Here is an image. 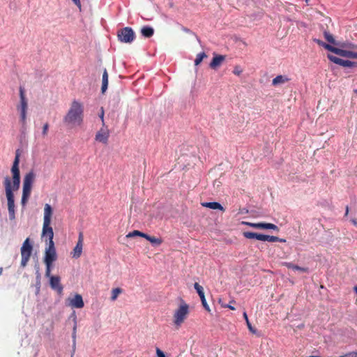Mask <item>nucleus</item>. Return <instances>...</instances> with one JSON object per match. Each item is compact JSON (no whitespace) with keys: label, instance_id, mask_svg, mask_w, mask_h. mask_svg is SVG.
<instances>
[{"label":"nucleus","instance_id":"obj_17","mask_svg":"<svg viewBox=\"0 0 357 357\" xmlns=\"http://www.w3.org/2000/svg\"><path fill=\"white\" fill-rule=\"evenodd\" d=\"M257 229H273L276 231H279V228L277 225L273 223H266V222H257Z\"/></svg>","mask_w":357,"mask_h":357},{"label":"nucleus","instance_id":"obj_37","mask_svg":"<svg viewBox=\"0 0 357 357\" xmlns=\"http://www.w3.org/2000/svg\"><path fill=\"white\" fill-rule=\"evenodd\" d=\"M155 351L157 357H166L165 353L159 348L157 347Z\"/></svg>","mask_w":357,"mask_h":357},{"label":"nucleus","instance_id":"obj_7","mask_svg":"<svg viewBox=\"0 0 357 357\" xmlns=\"http://www.w3.org/2000/svg\"><path fill=\"white\" fill-rule=\"evenodd\" d=\"M33 250V246L30 243V239L27 238L23 243L21 248V266L24 267L26 266Z\"/></svg>","mask_w":357,"mask_h":357},{"label":"nucleus","instance_id":"obj_2","mask_svg":"<svg viewBox=\"0 0 357 357\" xmlns=\"http://www.w3.org/2000/svg\"><path fill=\"white\" fill-rule=\"evenodd\" d=\"M20 153L17 151L15 160L11 167L13 175L12 181L10 177L6 176L4 178L3 185L5 188L6 196L8 202V211L10 220L15 219V206L14 199V191L18 190L20 185V172L19 168Z\"/></svg>","mask_w":357,"mask_h":357},{"label":"nucleus","instance_id":"obj_49","mask_svg":"<svg viewBox=\"0 0 357 357\" xmlns=\"http://www.w3.org/2000/svg\"><path fill=\"white\" fill-rule=\"evenodd\" d=\"M354 291H355V292L357 294V286H356V287H354Z\"/></svg>","mask_w":357,"mask_h":357},{"label":"nucleus","instance_id":"obj_33","mask_svg":"<svg viewBox=\"0 0 357 357\" xmlns=\"http://www.w3.org/2000/svg\"><path fill=\"white\" fill-rule=\"evenodd\" d=\"M201 299V301H202V305L203 307H204V309L206 310H207L208 312H210V307L208 306V305L206 303V298H205V296H204V298L203 297L202 298H200Z\"/></svg>","mask_w":357,"mask_h":357},{"label":"nucleus","instance_id":"obj_20","mask_svg":"<svg viewBox=\"0 0 357 357\" xmlns=\"http://www.w3.org/2000/svg\"><path fill=\"white\" fill-rule=\"evenodd\" d=\"M284 266L288 268L296 271H300L303 273H307L308 272V268L307 267H301L297 265H295L290 262H285Z\"/></svg>","mask_w":357,"mask_h":357},{"label":"nucleus","instance_id":"obj_12","mask_svg":"<svg viewBox=\"0 0 357 357\" xmlns=\"http://www.w3.org/2000/svg\"><path fill=\"white\" fill-rule=\"evenodd\" d=\"M328 58L331 61L344 67H357V62H354L349 60H343L331 54H328Z\"/></svg>","mask_w":357,"mask_h":357},{"label":"nucleus","instance_id":"obj_36","mask_svg":"<svg viewBox=\"0 0 357 357\" xmlns=\"http://www.w3.org/2000/svg\"><path fill=\"white\" fill-rule=\"evenodd\" d=\"M339 357H357V351H351L349 352L344 355L340 356Z\"/></svg>","mask_w":357,"mask_h":357},{"label":"nucleus","instance_id":"obj_45","mask_svg":"<svg viewBox=\"0 0 357 357\" xmlns=\"http://www.w3.org/2000/svg\"><path fill=\"white\" fill-rule=\"evenodd\" d=\"M351 59H357V52H353Z\"/></svg>","mask_w":357,"mask_h":357},{"label":"nucleus","instance_id":"obj_27","mask_svg":"<svg viewBox=\"0 0 357 357\" xmlns=\"http://www.w3.org/2000/svg\"><path fill=\"white\" fill-rule=\"evenodd\" d=\"M206 57H207V55L205 52H202V53L198 54L195 60V65L198 66L199 64L201 63L202 60Z\"/></svg>","mask_w":357,"mask_h":357},{"label":"nucleus","instance_id":"obj_39","mask_svg":"<svg viewBox=\"0 0 357 357\" xmlns=\"http://www.w3.org/2000/svg\"><path fill=\"white\" fill-rule=\"evenodd\" d=\"M101 121H102V126H105V121H104V109H103V107H101L100 109V114L99 115Z\"/></svg>","mask_w":357,"mask_h":357},{"label":"nucleus","instance_id":"obj_4","mask_svg":"<svg viewBox=\"0 0 357 357\" xmlns=\"http://www.w3.org/2000/svg\"><path fill=\"white\" fill-rule=\"evenodd\" d=\"M189 305L181 298L178 308L174 311L173 322L176 327H180L189 314Z\"/></svg>","mask_w":357,"mask_h":357},{"label":"nucleus","instance_id":"obj_31","mask_svg":"<svg viewBox=\"0 0 357 357\" xmlns=\"http://www.w3.org/2000/svg\"><path fill=\"white\" fill-rule=\"evenodd\" d=\"M324 38H325V39H326L328 42H329V43H332V44H334V45H335V44H336L335 40V39H334V38H333V35H332V34H331L329 32L324 31Z\"/></svg>","mask_w":357,"mask_h":357},{"label":"nucleus","instance_id":"obj_10","mask_svg":"<svg viewBox=\"0 0 357 357\" xmlns=\"http://www.w3.org/2000/svg\"><path fill=\"white\" fill-rule=\"evenodd\" d=\"M109 137V130L107 126H102V128L98 130L96 133L95 139L97 142L103 143L105 144H107L108 139Z\"/></svg>","mask_w":357,"mask_h":357},{"label":"nucleus","instance_id":"obj_47","mask_svg":"<svg viewBox=\"0 0 357 357\" xmlns=\"http://www.w3.org/2000/svg\"><path fill=\"white\" fill-rule=\"evenodd\" d=\"M278 242H286V240L285 239H283V238H280V240L278 241Z\"/></svg>","mask_w":357,"mask_h":357},{"label":"nucleus","instance_id":"obj_29","mask_svg":"<svg viewBox=\"0 0 357 357\" xmlns=\"http://www.w3.org/2000/svg\"><path fill=\"white\" fill-rule=\"evenodd\" d=\"M353 52L342 49L339 50L338 55L344 57L351 58Z\"/></svg>","mask_w":357,"mask_h":357},{"label":"nucleus","instance_id":"obj_13","mask_svg":"<svg viewBox=\"0 0 357 357\" xmlns=\"http://www.w3.org/2000/svg\"><path fill=\"white\" fill-rule=\"evenodd\" d=\"M69 305L75 308H82L84 305L82 297L80 294H76L73 298L69 299Z\"/></svg>","mask_w":357,"mask_h":357},{"label":"nucleus","instance_id":"obj_50","mask_svg":"<svg viewBox=\"0 0 357 357\" xmlns=\"http://www.w3.org/2000/svg\"><path fill=\"white\" fill-rule=\"evenodd\" d=\"M235 303V301H231V303Z\"/></svg>","mask_w":357,"mask_h":357},{"label":"nucleus","instance_id":"obj_42","mask_svg":"<svg viewBox=\"0 0 357 357\" xmlns=\"http://www.w3.org/2000/svg\"><path fill=\"white\" fill-rule=\"evenodd\" d=\"M72 1L75 3V5H77L79 8L81 7L80 0H72Z\"/></svg>","mask_w":357,"mask_h":357},{"label":"nucleus","instance_id":"obj_48","mask_svg":"<svg viewBox=\"0 0 357 357\" xmlns=\"http://www.w3.org/2000/svg\"><path fill=\"white\" fill-rule=\"evenodd\" d=\"M2 272H3V268H0V275L2 274Z\"/></svg>","mask_w":357,"mask_h":357},{"label":"nucleus","instance_id":"obj_25","mask_svg":"<svg viewBox=\"0 0 357 357\" xmlns=\"http://www.w3.org/2000/svg\"><path fill=\"white\" fill-rule=\"evenodd\" d=\"M280 240V238L275 236L270 235H262V241H269V242H278Z\"/></svg>","mask_w":357,"mask_h":357},{"label":"nucleus","instance_id":"obj_26","mask_svg":"<svg viewBox=\"0 0 357 357\" xmlns=\"http://www.w3.org/2000/svg\"><path fill=\"white\" fill-rule=\"evenodd\" d=\"M122 291H123L122 289H121L119 287L113 289L112 291L111 300L112 301H116L117 297L119 296V295L120 294H121Z\"/></svg>","mask_w":357,"mask_h":357},{"label":"nucleus","instance_id":"obj_51","mask_svg":"<svg viewBox=\"0 0 357 357\" xmlns=\"http://www.w3.org/2000/svg\"><path fill=\"white\" fill-rule=\"evenodd\" d=\"M356 93H357V90L356 91Z\"/></svg>","mask_w":357,"mask_h":357},{"label":"nucleus","instance_id":"obj_32","mask_svg":"<svg viewBox=\"0 0 357 357\" xmlns=\"http://www.w3.org/2000/svg\"><path fill=\"white\" fill-rule=\"evenodd\" d=\"M324 48L338 55L340 48L335 47L327 43L324 45Z\"/></svg>","mask_w":357,"mask_h":357},{"label":"nucleus","instance_id":"obj_41","mask_svg":"<svg viewBox=\"0 0 357 357\" xmlns=\"http://www.w3.org/2000/svg\"><path fill=\"white\" fill-rule=\"evenodd\" d=\"M342 47H349V48H354V49H357V45H355L354 44H349L348 45H342Z\"/></svg>","mask_w":357,"mask_h":357},{"label":"nucleus","instance_id":"obj_28","mask_svg":"<svg viewBox=\"0 0 357 357\" xmlns=\"http://www.w3.org/2000/svg\"><path fill=\"white\" fill-rule=\"evenodd\" d=\"M194 287L195 289V290L197 291V294H199V297L200 298H204V289L203 287L197 282H195V284H194Z\"/></svg>","mask_w":357,"mask_h":357},{"label":"nucleus","instance_id":"obj_38","mask_svg":"<svg viewBox=\"0 0 357 357\" xmlns=\"http://www.w3.org/2000/svg\"><path fill=\"white\" fill-rule=\"evenodd\" d=\"M241 224L257 229V223H252V222H250L243 221L241 222Z\"/></svg>","mask_w":357,"mask_h":357},{"label":"nucleus","instance_id":"obj_16","mask_svg":"<svg viewBox=\"0 0 357 357\" xmlns=\"http://www.w3.org/2000/svg\"><path fill=\"white\" fill-rule=\"evenodd\" d=\"M202 206L206 208H211V209H218L224 212L225 209L223 206L218 202H203L202 203Z\"/></svg>","mask_w":357,"mask_h":357},{"label":"nucleus","instance_id":"obj_44","mask_svg":"<svg viewBox=\"0 0 357 357\" xmlns=\"http://www.w3.org/2000/svg\"><path fill=\"white\" fill-rule=\"evenodd\" d=\"M351 221L353 223V225L357 227V220L356 218H353L351 220Z\"/></svg>","mask_w":357,"mask_h":357},{"label":"nucleus","instance_id":"obj_22","mask_svg":"<svg viewBox=\"0 0 357 357\" xmlns=\"http://www.w3.org/2000/svg\"><path fill=\"white\" fill-rule=\"evenodd\" d=\"M142 34L146 38L151 37L154 33V30L152 27L146 26L141 29Z\"/></svg>","mask_w":357,"mask_h":357},{"label":"nucleus","instance_id":"obj_30","mask_svg":"<svg viewBox=\"0 0 357 357\" xmlns=\"http://www.w3.org/2000/svg\"><path fill=\"white\" fill-rule=\"evenodd\" d=\"M243 317H244V319H245V320L246 321V324H247V326H248V328L249 331L252 333H256V330L252 326L250 322L249 321L247 313L245 312L243 313Z\"/></svg>","mask_w":357,"mask_h":357},{"label":"nucleus","instance_id":"obj_40","mask_svg":"<svg viewBox=\"0 0 357 357\" xmlns=\"http://www.w3.org/2000/svg\"><path fill=\"white\" fill-rule=\"evenodd\" d=\"M313 40L318 44L319 46H321L324 47V45H326V43L323 42L322 40L317 38H314Z\"/></svg>","mask_w":357,"mask_h":357},{"label":"nucleus","instance_id":"obj_8","mask_svg":"<svg viewBox=\"0 0 357 357\" xmlns=\"http://www.w3.org/2000/svg\"><path fill=\"white\" fill-rule=\"evenodd\" d=\"M118 38L121 42L130 43L135 39V35L130 27H125L120 29L117 34Z\"/></svg>","mask_w":357,"mask_h":357},{"label":"nucleus","instance_id":"obj_15","mask_svg":"<svg viewBox=\"0 0 357 357\" xmlns=\"http://www.w3.org/2000/svg\"><path fill=\"white\" fill-rule=\"evenodd\" d=\"M291 79L288 77L287 75H277L273 80H272V85L273 86H278L282 84H284L288 82H289Z\"/></svg>","mask_w":357,"mask_h":357},{"label":"nucleus","instance_id":"obj_46","mask_svg":"<svg viewBox=\"0 0 357 357\" xmlns=\"http://www.w3.org/2000/svg\"><path fill=\"white\" fill-rule=\"evenodd\" d=\"M348 213H349V207H348V206H347V207H346V211H345V215H348Z\"/></svg>","mask_w":357,"mask_h":357},{"label":"nucleus","instance_id":"obj_19","mask_svg":"<svg viewBox=\"0 0 357 357\" xmlns=\"http://www.w3.org/2000/svg\"><path fill=\"white\" fill-rule=\"evenodd\" d=\"M108 86V73L106 69L104 70L102 77V87L101 91L104 93Z\"/></svg>","mask_w":357,"mask_h":357},{"label":"nucleus","instance_id":"obj_11","mask_svg":"<svg viewBox=\"0 0 357 357\" xmlns=\"http://www.w3.org/2000/svg\"><path fill=\"white\" fill-rule=\"evenodd\" d=\"M83 243L84 235L83 233L81 231L79 233L78 241L77 242V244L71 253L73 258L78 259L80 257L82 253Z\"/></svg>","mask_w":357,"mask_h":357},{"label":"nucleus","instance_id":"obj_43","mask_svg":"<svg viewBox=\"0 0 357 357\" xmlns=\"http://www.w3.org/2000/svg\"><path fill=\"white\" fill-rule=\"evenodd\" d=\"M225 307H227V308H229L230 310H235V307L234 306H232L231 305H224Z\"/></svg>","mask_w":357,"mask_h":357},{"label":"nucleus","instance_id":"obj_9","mask_svg":"<svg viewBox=\"0 0 357 357\" xmlns=\"http://www.w3.org/2000/svg\"><path fill=\"white\" fill-rule=\"evenodd\" d=\"M50 279V285L51 288L57 291L59 294H61L63 292V287L61 284V278L58 275H51V273H50V276H46Z\"/></svg>","mask_w":357,"mask_h":357},{"label":"nucleus","instance_id":"obj_1","mask_svg":"<svg viewBox=\"0 0 357 357\" xmlns=\"http://www.w3.org/2000/svg\"><path fill=\"white\" fill-rule=\"evenodd\" d=\"M52 208L48 204L45 205L44 218L41 237L46 243L44 255V263L46 266L45 276H50L53 263L57 259V254L53 241L54 231L50 226Z\"/></svg>","mask_w":357,"mask_h":357},{"label":"nucleus","instance_id":"obj_18","mask_svg":"<svg viewBox=\"0 0 357 357\" xmlns=\"http://www.w3.org/2000/svg\"><path fill=\"white\" fill-rule=\"evenodd\" d=\"M243 235L245 238H248V239L255 238L257 240L261 241L263 234L251 232V231H244L243 233Z\"/></svg>","mask_w":357,"mask_h":357},{"label":"nucleus","instance_id":"obj_5","mask_svg":"<svg viewBox=\"0 0 357 357\" xmlns=\"http://www.w3.org/2000/svg\"><path fill=\"white\" fill-rule=\"evenodd\" d=\"M20 102L17 104L16 108L20 114V121L23 127L26 126L27 110H28V100L25 94V89L23 86H20Z\"/></svg>","mask_w":357,"mask_h":357},{"label":"nucleus","instance_id":"obj_3","mask_svg":"<svg viewBox=\"0 0 357 357\" xmlns=\"http://www.w3.org/2000/svg\"><path fill=\"white\" fill-rule=\"evenodd\" d=\"M84 119V106L83 104L76 100H74L70 107L63 118V121L70 126H80Z\"/></svg>","mask_w":357,"mask_h":357},{"label":"nucleus","instance_id":"obj_21","mask_svg":"<svg viewBox=\"0 0 357 357\" xmlns=\"http://www.w3.org/2000/svg\"><path fill=\"white\" fill-rule=\"evenodd\" d=\"M144 238L155 245H160L162 243V239L161 238H156L155 236H149L147 234H146Z\"/></svg>","mask_w":357,"mask_h":357},{"label":"nucleus","instance_id":"obj_14","mask_svg":"<svg viewBox=\"0 0 357 357\" xmlns=\"http://www.w3.org/2000/svg\"><path fill=\"white\" fill-rule=\"evenodd\" d=\"M225 60V56L220 55H220H215L213 58L211 62L210 63L209 66L212 69H216L220 66H221V64L222 63V62Z\"/></svg>","mask_w":357,"mask_h":357},{"label":"nucleus","instance_id":"obj_35","mask_svg":"<svg viewBox=\"0 0 357 357\" xmlns=\"http://www.w3.org/2000/svg\"><path fill=\"white\" fill-rule=\"evenodd\" d=\"M48 129H49V124H48V123H45L43 125V131H42V134H43V137L47 136V132H48Z\"/></svg>","mask_w":357,"mask_h":357},{"label":"nucleus","instance_id":"obj_34","mask_svg":"<svg viewBox=\"0 0 357 357\" xmlns=\"http://www.w3.org/2000/svg\"><path fill=\"white\" fill-rule=\"evenodd\" d=\"M242 72H243L242 69L238 66H236L233 70V73L238 76H239L242 73Z\"/></svg>","mask_w":357,"mask_h":357},{"label":"nucleus","instance_id":"obj_6","mask_svg":"<svg viewBox=\"0 0 357 357\" xmlns=\"http://www.w3.org/2000/svg\"><path fill=\"white\" fill-rule=\"evenodd\" d=\"M36 174L33 171L27 173L23 180L22 196L21 203L22 206H25L31 195L32 184L35 180Z\"/></svg>","mask_w":357,"mask_h":357},{"label":"nucleus","instance_id":"obj_24","mask_svg":"<svg viewBox=\"0 0 357 357\" xmlns=\"http://www.w3.org/2000/svg\"><path fill=\"white\" fill-rule=\"evenodd\" d=\"M146 236V234L145 233H143L140 231H138V230H134L131 232H129L127 235H126V238H132V237H135V236H140V237H142V238H144Z\"/></svg>","mask_w":357,"mask_h":357},{"label":"nucleus","instance_id":"obj_23","mask_svg":"<svg viewBox=\"0 0 357 357\" xmlns=\"http://www.w3.org/2000/svg\"><path fill=\"white\" fill-rule=\"evenodd\" d=\"M73 321H74V326L73 328L72 338H73V350H75V347H76V337H77L76 334H77V327L76 317L74 318Z\"/></svg>","mask_w":357,"mask_h":357}]
</instances>
